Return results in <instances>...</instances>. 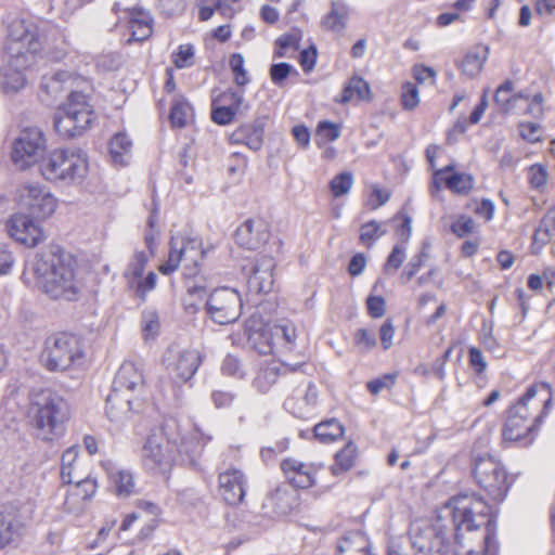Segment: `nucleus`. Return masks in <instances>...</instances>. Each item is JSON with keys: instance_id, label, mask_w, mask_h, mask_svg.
Masks as SVG:
<instances>
[{"instance_id": "f257e3e1", "label": "nucleus", "mask_w": 555, "mask_h": 555, "mask_svg": "<svg viewBox=\"0 0 555 555\" xmlns=\"http://www.w3.org/2000/svg\"><path fill=\"white\" fill-rule=\"evenodd\" d=\"M488 503L475 494L452 498L434 522H415L410 529L413 548L422 555H460L462 530L473 531L487 522Z\"/></svg>"}, {"instance_id": "f03ea898", "label": "nucleus", "mask_w": 555, "mask_h": 555, "mask_svg": "<svg viewBox=\"0 0 555 555\" xmlns=\"http://www.w3.org/2000/svg\"><path fill=\"white\" fill-rule=\"evenodd\" d=\"M551 387L546 383L530 386L525 395L511 408L502 436L505 442H532L538 425L550 409Z\"/></svg>"}, {"instance_id": "7ed1b4c3", "label": "nucleus", "mask_w": 555, "mask_h": 555, "mask_svg": "<svg viewBox=\"0 0 555 555\" xmlns=\"http://www.w3.org/2000/svg\"><path fill=\"white\" fill-rule=\"evenodd\" d=\"M75 269V259L66 253L36 254L28 263L38 287L53 299H76L80 285Z\"/></svg>"}, {"instance_id": "20e7f679", "label": "nucleus", "mask_w": 555, "mask_h": 555, "mask_svg": "<svg viewBox=\"0 0 555 555\" xmlns=\"http://www.w3.org/2000/svg\"><path fill=\"white\" fill-rule=\"evenodd\" d=\"M168 259L160 264L158 270L163 274H170L183 263V274L188 278L186 292L199 300L207 298V285L205 280L198 276L201 261L206 257L208 249L203 247L198 236H190L177 233L170 238Z\"/></svg>"}, {"instance_id": "39448f33", "label": "nucleus", "mask_w": 555, "mask_h": 555, "mask_svg": "<svg viewBox=\"0 0 555 555\" xmlns=\"http://www.w3.org/2000/svg\"><path fill=\"white\" fill-rule=\"evenodd\" d=\"M28 415L37 435L42 440L50 441L63 430V423L67 420V403L49 389L33 390Z\"/></svg>"}, {"instance_id": "423d86ee", "label": "nucleus", "mask_w": 555, "mask_h": 555, "mask_svg": "<svg viewBox=\"0 0 555 555\" xmlns=\"http://www.w3.org/2000/svg\"><path fill=\"white\" fill-rule=\"evenodd\" d=\"M144 387L142 370L131 361H125L118 369L106 399V414L113 422L127 418L134 410L135 393Z\"/></svg>"}, {"instance_id": "0eeeda50", "label": "nucleus", "mask_w": 555, "mask_h": 555, "mask_svg": "<svg viewBox=\"0 0 555 555\" xmlns=\"http://www.w3.org/2000/svg\"><path fill=\"white\" fill-rule=\"evenodd\" d=\"M87 156L75 149H56L39 165L41 176L51 182L80 183L88 173Z\"/></svg>"}, {"instance_id": "6e6552de", "label": "nucleus", "mask_w": 555, "mask_h": 555, "mask_svg": "<svg viewBox=\"0 0 555 555\" xmlns=\"http://www.w3.org/2000/svg\"><path fill=\"white\" fill-rule=\"evenodd\" d=\"M94 111L87 95L72 91L54 116V129L64 139L81 135L91 126Z\"/></svg>"}, {"instance_id": "1a4fd4ad", "label": "nucleus", "mask_w": 555, "mask_h": 555, "mask_svg": "<svg viewBox=\"0 0 555 555\" xmlns=\"http://www.w3.org/2000/svg\"><path fill=\"white\" fill-rule=\"evenodd\" d=\"M83 351L79 338L68 333L47 337L40 362L50 372H64L82 363Z\"/></svg>"}, {"instance_id": "9d476101", "label": "nucleus", "mask_w": 555, "mask_h": 555, "mask_svg": "<svg viewBox=\"0 0 555 555\" xmlns=\"http://www.w3.org/2000/svg\"><path fill=\"white\" fill-rule=\"evenodd\" d=\"M473 476L477 485L494 501H503L509 489L504 466L493 456H478L474 460Z\"/></svg>"}, {"instance_id": "9b49d317", "label": "nucleus", "mask_w": 555, "mask_h": 555, "mask_svg": "<svg viewBox=\"0 0 555 555\" xmlns=\"http://www.w3.org/2000/svg\"><path fill=\"white\" fill-rule=\"evenodd\" d=\"M47 142L42 130L38 127L25 128L14 140L11 158L21 170L38 164L46 157Z\"/></svg>"}, {"instance_id": "f8f14e48", "label": "nucleus", "mask_w": 555, "mask_h": 555, "mask_svg": "<svg viewBox=\"0 0 555 555\" xmlns=\"http://www.w3.org/2000/svg\"><path fill=\"white\" fill-rule=\"evenodd\" d=\"M206 313L217 324L234 323L242 313L241 294L232 287L215 288L206 298Z\"/></svg>"}, {"instance_id": "ddd939ff", "label": "nucleus", "mask_w": 555, "mask_h": 555, "mask_svg": "<svg viewBox=\"0 0 555 555\" xmlns=\"http://www.w3.org/2000/svg\"><path fill=\"white\" fill-rule=\"evenodd\" d=\"M175 428H178L176 421L167 422L164 426V435L167 436V443L171 444L172 449L175 448L182 461L193 463L194 457L212 439L210 434L204 433L196 425H194L193 430L189 434H173L170 430Z\"/></svg>"}, {"instance_id": "4468645a", "label": "nucleus", "mask_w": 555, "mask_h": 555, "mask_svg": "<svg viewBox=\"0 0 555 555\" xmlns=\"http://www.w3.org/2000/svg\"><path fill=\"white\" fill-rule=\"evenodd\" d=\"M8 50L12 56H25L27 53L36 54L41 50V40L38 27L24 20H14L9 26Z\"/></svg>"}, {"instance_id": "2eb2a0df", "label": "nucleus", "mask_w": 555, "mask_h": 555, "mask_svg": "<svg viewBox=\"0 0 555 555\" xmlns=\"http://www.w3.org/2000/svg\"><path fill=\"white\" fill-rule=\"evenodd\" d=\"M149 254L144 250L135 251L127 264L124 279L129 291L133 292L141 301L146 300V295L156 287L157 275L151 271L143 276L149 262Z\"/></svg>"}, {"instance_id": "dca6fc26", "label": "nucleus", "mask_w": 555, "mask_h": 555, "mask_svg": "<svg viewBox=\"0 0 555 555\" xmlns=\"http://www.w3.org/2000/svg\"><path fill=\"white\" fill-rule=\"evenodd\" d=\"M164 363L170 378L176 384H184L195 375L202 363V356L196 349L170 348L164 356Z\"/></svg>"}, {"instance_id": "f3484780", "label": "nucleus", "mask_w": 555, "mask_h": 555, "mask_svg": "<svg viewBox=\"0 0 555 555\" xmlns=\"http://www.w3.org/2000/svg\"><path fill=\"white\" fill-rule=\"evenodd\" d=\"M143 465L153 473H165L175 460L171 444L167 443L164 431L147 437L142 449Z\"/></svg>"}, {"instance_id": "a211bd4d", "label": "nucleus", "mask_w": 555, "mask_h": 555, "mask_svg": "<svg viewBox=\"0 0 555 555\" xmlns=\"http://www.w3.org/2000/svg\"><path fill=\"white\" fill-rule=\"evenodd\" d=\"M21 205L37 218L50 217L56 208V198L38 184H27L21 189Z\"/></svg>"}, {"instance_id": "6ab92c4d", "label": "nucleus", "mask_w": 555, "mask_h": 555, "mask_svg": "<svg viewBox=\"0 0 555 555\" xmlns=\"http://www.w3.org/2000/svg\"><path fill=\"white\" fill-rule=\"evenodd\" d=\"M26 518L20 511L7 506L0 512V551L16 546L26 532Z\"/></svg>"}, {"instance_id": "aec40b11", "label": "nucleus", "mask_w": 555, "mask_h": 555, "mask_svg": "<svg viewBox=\"0 0 555 555\" xmlns=\"http://www.w3.org/2000/svg\"><path fill=\"white\" fill-rule=\"evenodd\" d=\"M7 229L12 238L27 247H34L42 240L40 228L24 214L13 215L7 223Z\"/></svg>"}, {"instance_id": "412c9836", "label": "nucleus", "mask_w": 555, "mask_h": 555, "mask_svg": "<svg viewBox=\"0 0 555 555\" xmlns=\"http://www.w3.org/2000/svg\"><path fill=\"white\" fill-rule=\"evenodd\" d=\"M274 268L275 261L273 257L268 255L257 256L247 281L249 291L256 294L269 293L274 283Z\"/></svg>"}, {"instance_id": "4be33fe9", "label": "nucleus", "mask_w": 555, "mask_h": 555, "mask_svg": "<svg viewBox=\"0 0 555 555\" xmlns=\"http://www.w3.org/2000/svg\"><path fill=\"white\" fill-rule=\"evenodd\" d=\"M281 468L289 483L296 488L307 489L314 485L315 474L320 467L313 463H304L289 457L281 463Z\"/></svg>"}, {"instance_id": "5701e85b", "label": "nucleus", "mask_w": 555, "mask_h": 555, "mask_svg": "<svg viewBox=\"0 0 555 555\" xmlns=\"http://www.w3.org/2000/svg\"><path fill=\"white\" fill-rule=\"evenodd\" d=\"M246 479L236 468H229L219 475V491L222 499L230 505L240 504L245 496Z\"/></svg>"}, {"instance_id": "b1692460", "label": "nucleus", "mask_w": 555, "mask_h": 555, "mask_svg": "<svg viewBox=\"0 0 555 555\" xmlns=\"http://www.w3.org/2000/svg\"><path fill=\"white\" fill-rule=\"evenodd\" d=\"M296 504V493L287 486L276 487L262 503L264 514L271 518L283 517L291 513Z\"/></svg>"}, {"instance_id": "393cba45", "label": "nucleus", "mask_w": 555, "mask_h": 555, "mask_svg": "<svg viewBox=\"0 0 555 555\" xmlns=\"http://www.w3.org/2000/svg\"><path fill=\"white\" fill-rule=\"evenodd\" d=\"M269 238L264 222L260 219H248L235 231V241L247 249H257Z\"/></svg>"}, {"instance_id": "a878e982", "label": "nucleus", "mask_w": 555, "mask_h": 555, "mask_svg": "<svg viewBox=\"0 0 555 555\" xmlns=\"http://www.w3.org/2000/svg\"><path fill=\"white\" fill-rule=\"evenodd\" d=\"M453 167L451 165L444 167L443 169L437 170L434 175L431 192H438L441 188V183H444L446 186L454 193L464 194L467 193L473 188V177L466 173L453 172L451 175H447L449 171H452Z\"/></svg>"}, {"instance_id": "bb28decb", "label": "nucleus", "mask_w": 555, "mask_h": 555, "mask_svg": "<svg viewBox=\"0 0 555 555\" xmlns=\"http://www.w3.org/2000/svg\"><path fill=\"white\" fill-rule=\"evenodd\" d=\"M300 365H289L272 361L261 366L253 380L254 387L264 393L276 383L280 376H285L288 372H295Z\"/></svg>"}, {"instance_id": "cd10ccee", "label": "nucleus", "mask_w": 555, "mask_h": 555, "mask_svg": "<svg viewBox=\"0 0 555 555\" xmlns=\"http://www.w3.org/2000/svg\"><path fill=\"white\" fill-rule=\"evenodd\" d=\"M264 122L261 119L240 126L231 135L234 143L245 144L250 150L258 151L263 143Z\"/></svg>"}, {"instance_id": "c85d7f7f", "label": "nucleus", "mask_w": 555, "mask_h": 555, "mask_svg": "<svg viewBox=\"0 0 555 555\" xmlns=\"http://www.w3.org/2000/svg\"><path fill=\"white\" fill-rule=\"evenodd\" d=\"M128 18L131 38L135 41H143L152 35V16L142 8L125 9Z\"/></svg>"}, {"instance_id": "c756f323", "label": "nucleus", "mask_w": 555, "mask_h": 555, "mask_svg": "<svg viewBox=\"0 0 555 555\" xmlns=\"http://www.w3.org/2000/svg\"><path fill=\"white\" fill-rule=\"evenodd\" d=\"M105 469L114 491L119 498H127L133 492L134 481L133 476L129 470L118 468L111 461L102 464Z\"/></svg>"}, {"instance_id": "7c9ffc66", "label": "nucleus", "mask_w": 555, "mask_h": 555, "mask_svg": "<svg viewBox=\"0 0 555 555\" xmlns=\"http://www.w3.org/2000/svg\"><path fill=\"white\" fill-rule=\"evenodd\" d=\"M248 344L260 354H270L276 348V341L271 325H261L258 328L247 327Z\"/></svg>"}, {"instance_id": "2f4dec72", "label": "nucleus", "mask_w": 555, "mask_h": 555, "mask_svg": "<svg viewBox=\"0 0 555 555\" xmlns=\"http://www.w3.org/2000/svg\"><path fill=\"white\" fill-rule=\"evenodd\" d=\"M349 8L344 0H332L331 10L322 18L321 25L326 30L341 34L347 27Z\"/></svg>"}, {"instance_id": "473e14b6", "label": "nucleus", "mask_w": 555, "mask_h": 555, "mask_svg": "<svg viewBox=\"0 0 555 555\" xmlns=\"http://www.w3.org/2000/svg\"><path fill=\"white\" fill-rule=\"evenodd\" d=\"M75 78L68 72H56L44 75L40 88L49 96L56 99L64 90L73 86Z\"/></svg>"}, {"instance_id": "72a5a7b5", "label": "nucleus", "mask_w": 555, "mask_h": 555, "mask_svg": "<svg viewBox=\"0 0 555 555\" xmlns=\"http://www.w3.org/2000/svg\"><path fill=\"white\" fill-rule=\"evenodd\" d=\"M486 527L485 533L482 534V544L479 545L478 550H468L465 555H496L498 543L495 540V521L490 515V508L487 513V522L483 524ZM482 527V525L480 526Z\"/></svg>"}, {"instance_id": "f704fd0d", "label": "nucleus", "mask_w": 555, "mask_h": 555, "mask_svg": "<svg viewBox=\"0 0 555 555\" xmlns=\"http://www.w3.org/2000/svg\"><path fill=\"white\" fill-rule=\"evenodd\" d=\"M514 83L511 80L503 82L494 93V102L503 113H509L519 100L525 99L521 93H513Z\"/></svg>"}, {"instance_id": "c9c22d12", "label": "nucleus", "mask_w": 555, "mask_h": 555, "mask_svg": "<svg viewBox=\"0 0 555 555\" xmlns=\"http://www.w3.org/2000/svg\"><path fill=\"white\" fill-rule=\"evenodd\" d=\"M271 326L274 340L276 341V348L282 347L287 350H293L296 347L297 330L292 322L282 321Z\"/></svg>"}, {"instance_id": "e433bc0d", "label": "nucleus", "mask_w": 555, "mask_h": 555, "mask_svg": "<svg viewBox=\"0 0 555 555\" xmlns=\"http://www.w3.org/2000/svg\"><path fill=\"white\" fill-rule=\"evenodd\" d=\"M367 541L360 531L348 532L337 544L338 555L362 554L366 550Z\"/></svg>"}, {"instance_id": "4c0bfd02", "label": "nucleus", "mask_w": 555, "mask_h": 555, "mask_svg": "<svg viewBox=\"0 0 555 555\" xmlns=\"http://www.w3.org/2000/svg\"><path fill=\"white\" fill-rule=\"evenodd\" d=\"M24 74L12 66H3L0 69V88L7 94L16 93L25 87Z\"/></svg>"}, {"instance_id": "58836bf2", "label": "nucleus", "mask_w": 555, "mask_h": 555, "mask_svg": "<svg viewBox=\"0 0 555 555\" xmlns=\"http://www.w3.org/2000/svg\"><path fill=\"white\" fill-rule=\"evenodd\" d=\"M313 431L319 441L330 443L344 435V427L337 420L331 418L317 424Z\"/></svg>"}, {"instance_id": "ea45409f", "label": "nucleus", "mask_w": 555, "mask_h": 555, "mask_svg": "<svg viewBox=\"0 0 555 555\" xmlns=\"http://www.w3.org/2000/svg\"><path fill=\"white\" fill-rule=\"evenodd\" d=\"M370 94L367 82L361 77H352L341 93V103H348L353 100H365Z\"/></svg>"}, {"instance_id": "a19ab883", "label": "nucleus", "mask_w": 555, "mask_h": 555, "mask_svg": "<svg viewBox=\"0 0 555 555\" xmlns=\"http://www.w3.org/2000/svg\"><path fill=\"white\" fill-rule=\"evenodd\" d=\"M78 450L76 447L68 448L61 459V477L65 483H74L80 475L76 472Z\"/></svg>"}, {"instance_id": "79ce46f5", "label": "nucleus", "mask_w": 555, "mask_h": 555, "mask_svg": "<svg viewBox=\"0 0 555 555\" xmlns=\"http://www.w3.org/2000/svg\"><path fill=\"white\" fill-rule=\"evenodd\" d=\"M555 235V210L550 209L541 219L539 227L533 234V242L541 245L546 244Z\"/></svg>"}, {"instance_id": "37998d69", "label": "nucleus", "mask_w": 555, "mask_h": 555, "mask_svg": "<svg viewBox=\"0 0 555 555\" xmlns=\"http://www.w3.org/2000/svg\"><path fill=\"white\" fill-rule=\"evenodd\" d=\"M486 60L487 49L469 51L461 63V69L465 75L475 77L481 72Z\"/></svg>"}, {"instance_id": "c03bdc74", "label": "nucleus", "mask_w": 555, "mask_h": 555, "mask_svg": "<svg viewBox=\"0 0 555 555\" xmlns=\"http://www.w3.org/2000/svg\"><path fill=\"white\" fill-rule=\"evenodd\" d=\"M132 142L125 133H117L109 142L111 156L116 164L125 165V156L130 153Z\"/></svg>"}, {"instance_id": "a18cd8bd", "label": "nucleus", "mask_w": 555, "mask_h": 555, "mask_svg": "<svg viewBox=\"0 0 555 555\" xmlns=\"http://www.w3.org/2000/svg\"><path fill=\"white\" fill-rule=\"evenodd\" d=\"M215 102H220L227 106L233 107L235 115H244L249 111V105L245 102L243 93L232 89H228L221 93Z\"/></svg>"}, {"instance_id": "49530a36", "label": "nucleus", "mask_w": 555, "mask_h": 555, "mask_svg": "<svg viewBox=\"0 0 555 555\" xmlns=\"http://www.w3.org/2000/svg\"><path fill=\"white\" fill-rule=\"evenodd\" d=\"M190 112L191 107L184 100L176 99L171 105L169 115L171 125L178 128L184 127Z\"/></svg>"}, {"instance_id": "de8ad7c7", "label": "nucleus", "mask_w": 555, "mask_h": 555, "mask_svg": "<svg viewBox=\"0 0 555 555\" xmlns=\"http://www.w3.org/2000/svg\"><path fill=\"white\" fill-rule=\"evenodd\" d=\"M356 455V446L349 442L343 450L335 455V465L332 467L333 474L345 472L351 468Z\"/></svg>"}, {"instance_id": "09e8293b", "label": "nucleus", "mask_w": 555, "mask_h": 555, "mask_svg": "<svg viewBox=\"0 0 555 555\" xmlns=\"http://www.w3.org/2000/svg\"><path fill=\"white\" fill-rule=\"evenodd\" d=\"M142 333L145 339L155 338L159 331V319L155 310H144L141 320Z\"/></svg>"}, {"instance_id": "8fccbe9b", "label": "nucleus", "mask_w": 555, "mask_h": 555, "mask_svg": "<svg viewBox=\"0 0 555 555\" xmlns=\"http://www.w3.org/2000/svg\"><path fill=\"white\" fill-rule=\"evenodd\" d=\"M353 184V176L349 171L341 172L330 182V189L335 197L346 195Z\"/></svg>"}, {"instance_id": "3c124183", "label": "nucleus", "mask_w": 555, "mask_h": 555, "mask_svg": "<svg viewBox=\"0 0 555 555\" xmlns=\"http://www.w3.org/2000/svg\"><path fill=\"white\" fill-rule=\"evenodd\" d=\"M356 347L362 352H369L377 345L376 334L374 331L359 328L353 335Z\"/></svg>"}, {"instance_id": "603ef678", "label": "nucleus", "mask_w": 555, "mask_h": 555, "mask_svg": "<svg viewBox=\"0 0 555 555\" xmlns=\"http://www.w3.org/2000/svg\"><path fill=\"white\" fill-rule=\"evenodd\" d=\"M230 67L234 74V80L236 85L243 87L249 82V77L244 68V57L240 53L231 55L229 61Z\"/></svg>"}, {"instance_id": "864d4df0", "label": "nucleus", "mask_w": 555, "mask_h": 555, "mask_svg": "<svg viewBox=\"0 0 555 555\" xmlns=\"http://www.w3.org/2000/svg\"><path fill=\"white\" fill-rule=\"evenodd\" d=\"M217 102L214 101V106L211 109V119L218 125H229L233 121L235 117V111L233 107L227 106L221 103V105H216Z\"/></svg>"}, {"instance_id": "5fc2aeb1", "label": "nucleus", "mask_w": 555, "mask_h": 555, "mask_svg": "<svg viewBox=\"0 0 555 555\" xmlns=\"http://www.w3.org/2000/svg\"><path fill=\"white\" fill-rule=\"evenodd\" d=\"M194 48L191 44H181L178 51L172 53V61L178 68H185L193 64Z\"/></svg>"}, {"instance_id": "6e6d98bb", "label": "nucleus", "mask_w": 555, "mask_h": 555, "mask_svg": "<svg viewBox=\"0 0 555 555\" xmlns=\"http://www.w3.org/2000/svg\"><path fill=\"white\" fill-rule=\"evenodd\" d=\"M294 72L298 75L297 70L288 63H276L270 68V78L272 82L279 87L283 86L285 79Z\"/></svg>"}, {"instance_id": "4d7b16f0", "label": "nucleus", "mask_w": 555, "mask_h": 555, "mask_svg": "<svg viewBox=\"0 0 555 555\" xmlns=\"http://www.w3.org/2000/svg\"><path fill=\"white\" fill-rule=\"evenodd\" d=\"M379 223L376 221H370L364 223L360 229V241L365 244L367 247L372 246L373 243L383 235V232H379Z\"/></svg>"}, {"instance_id": "13d9d810", "label": "nucleus", "mask_w": 555, "mask_h": 555, "mask_svg": "<svg viewBox=\"0 0 555 555\" xmlns=\"http://www.w3.org/2000/svg\"><path fill=\"white\" fill-rule=\"evenodd\" d=\"M77 495H80L82 500L91 499L98 489L96 480L91 477H79L75 480Z\"/></svg>"}, {"instance_id": "bf43d9fd", "label": "nucleus", "mask_w": 555, "mask_h": 555, "mask_svg": "<svg viewBox=\"0 0 555 555\" xmlns=\"http://www.w3.org/2000/svg\"><path fill=\"white\" fill-rule=\"evenodd\" d=\"M476 223L475 221L467 216H460L456 220L451 224V231L457 237H465L472 234L475 231Z\"/></svg>"}, {"instance_id": "052dcab7", "label": "nucleus", "mask_w": 555, "mask_h": 555, "mask_svg": "<svg viewBox=\"0 0 555 555\" xmlns=\"http://www.w3.org/2000/svg\"><path fill=\"white\" fill-rule=\"evenodd\" d=\"M397 375L393 373L385 374L366 384L369 391L376 396L384 389H390L396 382Z\"/></svg>"}, {"instance_id": "680f3d73", "label": "nucleus", "mask_w": 555, "mask_h": 555, "mask_svg": "<svg viewBox=\"0 0 555 555\" xmlns=\"http://www.w3.org/2000/svg\"><path fill=\"white\" fill-rule=\"evenodd\" d=\"M405 259V247L403 245H396L392 251L389 254L384 271L389 273L390 271H397Z\"/></svg>"}, {"instance_id": "e2e57ef3", "label": "nucleus", "mask_w": 555, "mask_h": 555, "mask_svg": "<svg viewBox=\"0 0 555 555\" xmlns=\"http://www.w3.org/2000/svg\"><path fill=\"white\" fill-rule=\"evenodd\" d=\"M401 100L405 109L415 108L420 102L417 87L412 82H405L402 86Z\"/></svg>"}, {"instance_id": "0e129e2a", "label": "nucleus", "mask_w": 555, "mask_h": 555, "mask_svg": "<svg viewBox=\"0 0 555 555\" xmlns=\"http://www.w3.org/2000/svg\"><path fill=\"white\" fill-rule=\"evenodd\" d=\"M221 372L224 375L242 378L244 376V370L241 361L232 356L228 354L221 364Z\"/></svg>"}, {"instance_id": "69168bd1", "label": "nucleus", "mask_w": 555, "mask_h": 555, "mask_svg": "<svg viewBox=\"0 0 555 555\" xmlns=\"http://www.w3.org/2000/svg\"><path fill=\"white\" fill-rule=\"evenodd\" d=\"M519 132L524 140L534 143L540 140L541 127L535 122H520Z\"/></svg>"}, {"instance_id": "338daca9", "label": "nucleus", "mask_w": 555, "mask_h": 555, "mask_svg": "<svg viewBox=\"0 0 555 555\" xmlns=\"http://www.w3.org/2000/svg\"><path fill=\"white\" fill-rule=\"evenodd\" d=\"M547 172L541 164H534L529 168V181L535 189L543 186L546 183Z\"/></svg>"}, {"instance_id": "774afa93", "label": "nucleus", "mask_w": 555, "mask_h": 555, "mask_svg": "<svg viewBox=\"0 0 555 555\" xmlns=\"http://www.w3.org/2000/svg\"><path fill=\"white\" fill-rule=\"evenodd\" d=\"M318 135H321L326 141L332 142L339 138L340 131L337 125L324 120L318 125Z\"/></svg>"}]
</instances>
